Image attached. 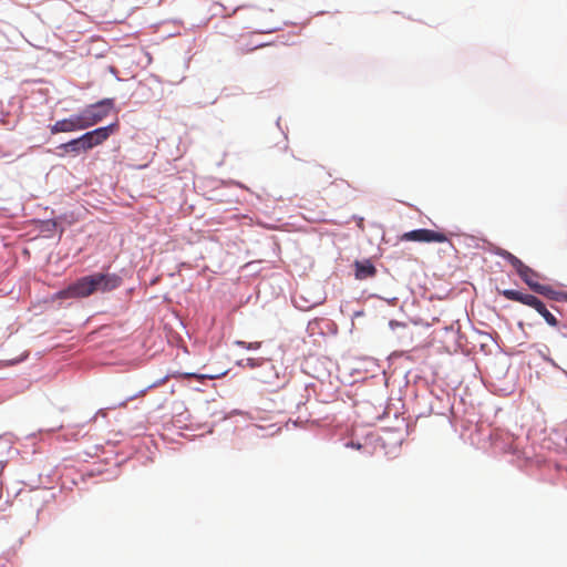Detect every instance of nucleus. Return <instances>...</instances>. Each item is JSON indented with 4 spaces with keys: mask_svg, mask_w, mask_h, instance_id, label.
<instances>
[{
    "mask_svg": "<svg viewBox=\"0 0 567 567\" xmlns=\"http://www.w3.org/2000/svg\"><path fill=\"white\" fill-rule=\"evenodd\" d=\"M86 107L90 111L91 117H93L94 124H97L109 115L113 107V101L111 99H104Z\"/></svg>",
    "mask_w": 567,
    "mask_h": 567,
    "instance_id": "0eeeda50",
    "label": "nucleus"
},
{
    "mask_svg": "<svg viewBox=\"0 0 567 567\" xmlns=\"http://www.w3.org/2000/svg\"><path fill=\"white\" fill-rule=\"evenodd\" d=\"M94 293L93 281L90 276L82 277L78 279L75 282L70 285L68 288L60 290L56 292V298L59 299H68V298H85Z\"/></svg>",
    "mask_w": 567,
    "mask_h": 567,
    "instance_id": "7ed1b4c3",
    "label": "nucleus"
},
{
    "mask_svg": "<svg viewBox=\"0 0 567 567\" xmlns=\"http://www.w3.org/2000/svg\"><path fill=\"white\" fill-rule=\"evenodd\" d=\"M259 364H260V360L259 359H247L246 365L251 368V369L256 368Z\"/></svg>",
    "mask_w": 567,
    "mask_h": 567,
    "instance_id": "f3484780",
    "label": "nucleus"
},
{
    "mask_svg": "<svg viewBox=\"0 0 567 567\" xmlns=\"http://www.w3.org/2000/svg\"><path fill=\"white\" fill-rule=\"evenodd\" d=\"M114 126L115 125L112 124L109 126L99 127L80 136L83 152H86L106 141L112 134Z\"/></svg>",
    "mask_w": 567,
    "mask_h": 567,
    "instance_id": "39448f33",
    "label": "nucleus"
},
{
    "mask_svg": "<svg viewBox=\"0 0 567 567\" xmlns=\"http://www.w3.org/2000/svg\"><path fill=\"white\" fill-rule=\"evenodd\" d=\"M536 293L543 295L554 301H567L566 291L555 290L553 287L548 285H542L540 287H538V291Z\"/></svg>",
    "mask_w": 567,
    "mask_h": 567,
    "instance_id": "ddd939ff",
    "label": "nucleus"
},
{
    "mask_svg": "<svg viewBox=\"0 0 567 567\" xmlns=\"http://www.w3.org/2000/svg\"><path fill=\"white\" fill-rule=\"evenodd\" d=\"M259 47H261V44L254 45L251 49H248V50H244L243 48H240V51L244 53V52H248V51L255 50V49H257Z\"/></svg>",
    "mask_w": 567,
    "mask_h": 567,
    "instance_id": "6ab92c4d",
    "label": "nucleus"
},
{
    "mask_svg": "<svg viewBox=\"0 0 567 567\" xmlns=\"http://www.w3.org/2000/svg\"><path fill=\"white\" fill-rule=\"evenodd\" d=\"M72 118L75 126V131L86 130L95 125L87 107L82 110L80 113L72 115Z\"/></svg>",
    "mask_w": 567,
    "mask_h": 567,
    "instance_id": "6e6552de",
    "label": "nucleus"
},
{
    "mask_svg": "<svg viewBox=\"0 0 567 567\" xmlns=\"http://www.w3.org/2000/svg\"><path fill=\"white\" fill-rule=\"evenodd\" d=\"M59 148L64 150L65 152L80 153L82 150L80 137L74 138L68 143L61 144Z\"/></svg>",
    "mask_w": 567,
    "mask_h": 567,
    "instance_id": "2eb2a0df",
    "label": "nucleus"
},
{
    "mask_svg": "<svg viewBox=\"0 0 567 567\" xmlns=\"http://www.w3.org/2000/svg\"><path fill=\"white\" fill-rule=\"evenodd\" d=\"M74 131H75V126H74L72 116H70L69 118L60 120L50 126V132L52 134L69 133V132H74Z\"/></svg>",
    "mask_w": 567,
    "mask_h": 567,
    "instance_id": "4468645a",
    "label": "nucleus"
},
{
    "mask_svg": "<svg viewBox=\"0 0 567 567\" xmlns=\"http://www.w3.org/2000/svg\"><path fill=\"white\" fill-rule=\"evenodd\" d=\"M496 254L499 257H502L503 259H505L506 261H508L514 267V269L516 270L518 276L522 278V280L533 291H535V292L538 291V287H540L542 285L537 281V279L539 278V275L534 269H532L530 267L525 265L519 258H517L515 255H513L512 252H509L505 249H498Z\"/></svg>",
    "mask_w": 567,
    "mask_h": 567,
    "instance_id": "f03ea898",
    "label": "nucleus"
},
{
    "mask_svg": "<svg viewBox=\"0 0 567 567\" xmlns=\"http://www.w3.org/2000/svg\"><path fill=\"white\" fill-rule=\"evenodd\" d=\"M401 240L419 243H446L449 241V238L444 233L421 228L404 233L401 236Z\"/></svg>",
    "mask_w": 567,
    "mask_h": 567,
    "instance_id": "20e7f679",
    "label": "nucleus"
},
{
    "mask_svg": "<svg viewBox=\"0 0 567 567\" xmlns=\"http://www.w3.org/2000/svg\"><path fill=\"white\" fill-rule=\"evenodd\" d=\"M72 118L75 126V131L86 130L95 125L87 107L82 110L80 113L72 115Z\"/></svg>",
    "mask_w": 567,
    "mask_h": 567,
    "instance_id": "1a4fd4ad",
    "label": "nucleus"
},
{
    "mask_svg": "<svg viewBox=\"0 0 567 567\" xmlns=\"http://www.w3.org/2000/svg\"><path fill=\"white\" fill-rule=\"evenodd\" d=\"M390 326L393 328V327H400V326H402V324H401V323H399V322H395V321H391V322H390Z\"/></svg>",
    "mask_w": 567,
    "mask_h": 567,
    "instance_id": "aec40b11",
    "label": "nucleus"
},
{
    "mask_svg": "<svg viewBox=\"0 0 567 567\" xmlns=\"http://www.w3.org/2000/svg\"><path fill=\"white\" fill-rule=\"evenodd\" d=\"M499 293L504 296L507 300L517 301L535 309L549 326H558L556 317L551 312H549L544 302L534 295L523 293L520 291L513 289H505Z\"/></svg>",
    "mask_w": 567,
    "mask_h": 567,
    "instance_id": "f257e3e1",
    "label": "nucleus"
},
{
    "mask_svg": "<svg viewBox=\"0 0 567 567\" xmlns=\"http://www.w3.org/2000/svg\"><path fill=\"white\" fill-rule=\"evenodd\" d=\"M354 266H355V278L359 280L371 278L377 274L375 267L369 260H365L363 262L355 261Z\"/></svg>",
    "mask_w": 567,
    "mask_h": 567,
    "instance_id": "f8f14e48",
    "label": "nucleus"
},
{
    "mask_svg": "<svg viewBox=\"0 0 567 567\" xmlns=\"http://www.w3.org/2000/svg\"><path fill=\"white\" fill-rule=\"evenodd\" d=\"M72 118L75 126V131L86 130L95 125L87 107L82 110L80 113L72 115Z\"/></svg>",
    "mask_w": 567,
    "mask_h": 567,
    "instance_id": "9d476101",
    "label": "nucleus"
},
{
    "mask_svg": "<svg viewBox=\"0 0 567 567\" xmlns=\"http://www.w3.org/2000/svg\"><path fill=\"white\" fill-rule=\"evenodd\" d=\"M72 118L75 126V131L86 130L95 125L87 107L82 110L80 113L72 115Z\"/></svg>",
    "mask_w": 567,
    "mask_h": 567,
    "instance_id": "9b49d317",
    "label": "nucleus"
},
{
    "mask_svg": "<svg viewBox=\"0 0 567 567\" xmlns=\"http://www.w3.org/2000/svg\"><path fill=\"white\" fill-rule=\"evenodd\" d=\"M93 281L94 292L96 291H111L121 285V278L115 274L96 272L91 275Z\"/></svg>",
    "mask_w": 567,
    "mask_h": 567,
    "instance_id": "423d86ee",
    "label": "nucleus"
},
{
    "mask_svg": "<svg viewBox=\"0 0 567 567\" xmlns=\"http://www.w3.org/2000/svg\"><path fill=\"white\" fill-rule=\"evenodd\" d=\"M236 344L240 348H245L247 350H257L261 347V342H246V341H236Z\"/></svg>",
    "mask_w": 567,
    "mask_h": 567,
    "instance_id": "dca6fc26",
    "label": "nucleus"
},
{
    "mask_svg": "<svg viewBox=\"0 0 567 567\" xmlns=\"http://www.w3.org/2000/svg\"><path fill=\"white\" fill-rule=\"evenodd\" d=\"M185 378H195V379H200L202 377L195 374V373H186L185 374Z\"/></svg>",
    "mask_w": 567,
    "mask_h": 567,
    "instance_id": "a211bd4d",
    "label": "nucleus"
}]
</instances>
